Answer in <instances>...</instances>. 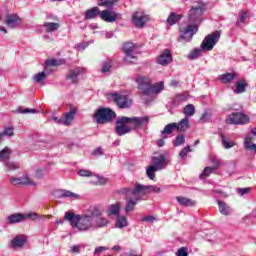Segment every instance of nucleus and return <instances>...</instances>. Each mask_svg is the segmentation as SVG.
<instances>
[{
	"mask_svg": "<svg viewBox=\"0 0 256 256\" xmlns=\"http://www.w3.org/2000/svg\"><path fill=\"white\" fill-rule=\"evenodd\" d=\"M203 13H205V4H200L196 7H192L188 13V23L187 27L184 28L182 34L180 35L178 41L181 43H189L193 39V35L199 31V25L203 21Z\"/></svg>",
	"mask_w": 256,
	"mask_h": 256,
	"instance_id": "f257e3e1",
	"label": "nucleus"
},
{
	"mask_svg": "<svg viewBox=\"0 0 256 256\" xmlns=\"http://www.w3.org/2000/svg\"><path fill=\"white\" fill-rule=\"evenodd\" d=\"M149 125V116L143 117H127L122 116L117 118L115 123V133L118 137H123L131 133V131H137V129H143Z\"/></svg>",
	"mask_w": 256,
	"mask_h": 256,
	"instance_id": "f03ea898",
	"label": "nucleus"
},
{
	"mask_svg": "<svg viewBox=\"0 0 256 256\" xmlns=\"http://www.w3.org/2000/svg\"><path fill=\"white\" fill-rule=\"evenodd\" d=\"M64 220L68 221L73 227V229H78V231H89L93 229V216L89 214H76L73 212H66L64 215Z\"/></svg>",
	"mask_w": 256,
	"mask_h": 256,
	"instance_id": "7ed1b4c3",
	"label": "nucleus"
},
{
	"mask_svg": "<svg viewBox=\"0 0 256 256\" xmlns=\"http://www.w3.org/2000/svg\"><path fill=\"white\" fill-rule=\"evenodd\" d=\"M219 39H221V32L219 31L208 34L201 43V49H194L189 54V59H199L202 51H213V47L219 43Z\"/></svg>",
	"mask_w": 256,
	"mask_h": 256,
	"instance_id": "20e7f679",
	"label": "nucleus"
},
{
	"mask_svg": "<svg viewBox=\"0 0 256 256\" xmlns=\"http://www.w3.org/2000/svg\"><path fill=\"white\" fill-rule=\"evenodd\" d=\"M119 195L126 197H137L138 195H149L151 193H161V189L156 185L136 184L134 188H122L118 190Z\"/></svg>",
	"mask_w": 256,
	"mask_h": 256,
	"instance_id": "39448f33",
	"label": "nucleus"
},
{
	"mask_svg": "<svg viewBox=\"0 0 256 256\" xmlns=\"http://www.w3.org/2000/svg\"><path fill=\"white\" fill-rule=\"evenodd\" d=\"M116 117L117 114L111 108L100 107L95 111L93 121L97 125H105V123H111Z\"/></svg>",
	"mask_w": 256,
	"mask_h": 256,
	"instance_id": "423d86ee",
	"label": "nucleus"
},
{
	"mask_svg": "<svg viewBox=\"0 0 256 256\" xmlns=\"http://www.w3.org/2000/svg\"><path fill=\"white\" fill-rule=\"evenodd\" d=\"M226 123L228 125H247L249 123V116L242 112H234L227 116Z\"/></svg>",
	"mask_w": 256,
	"mask_h": 256,
	"instance_id": "0eeeda50",
	"label": "nucleus"
},
{
	"mask_svg": "<svg viewBox=\"0 0 256 256\" xmlns=\"http://www.w3.org/2000/svg\"><path fill=\"white\" fill-rule=\"evenodd\" d=\"M136 83L138 85L139 91H141V94L149 97V91L151 90V78L147 76L140 75L136 78Z\"/></svg>",
	"mask_w": 256,
	"mask_h": 256,
	"instance_id": "6e6552de",
	"label": "nucleus"
},
{
	"mask_svg": "<svg viewBox=\"0 0 256 256\" xmlns=\"http://www.w3.org/2000/svg\"><path fill=\"white\" fill-rule=\"evenodd\" d=\"M111 98L114 100V103H116L117 107L119 109H129L131 105H133V100L129 98L127 95H121L118 93H113L111 95Z\"/></svg>",
	"mask_w": 256,
	"mask_h": 256,
	"instance_id": "1a4fd4ad",
	"label": "nucleus"
},
{
	"mask_svg": "<svg viewBox=\"0 0 256 256\" xmlns=\"http://www.w3.org/2000/svg\"><path fill=\"white\" fill-rule=\"evenodd\" d=\"M100 19L105 21V23H115V21H121L123 19V15L119 12L105 9L101 11Z\"/></svg>",
	"mask_w": 256,
	"mask_h": 256,
	"instance_id": "9d476101",
	"label": "nucleus"
},
{
	"mask_svg": "<svg viewBox=\"0 0 256 256\" xmlns=\"http://www.w3.org/2000/svg\"><path fill=\"white\" fill-rule=\"evenodd\" d=\"M137 46L134 43L126 42L123 46V51L125 53L124 62L125 63H135L137 57L135 56V50Z\"/></svg>",
	"mask_w": 256,
	"mask_h": 256,
	"instance_id": "9b49d317",
	"label": "nucleus"
},
{
	"mask_svg": "<svg viewBox=\"0 0 256 256\" xmlns=\"http://www.w3.org/2000/svg\"><path fill=\"white\" fill-rule=\"evenodd\" d=\"M149 21V15L143 11H136L132 14V22L138 29H143Z\"/></svg>",
	"mask_w": 256,
	"mask_h": 256,
	"instance_id": "f8f14e48",
	"label": "nucleus"
},
{
	"mask_svg": "<svg viewBox=\"0 0 256 256\" xmlns=\"http://www.w3.org/2000/svg\"><path fill=\"white\" fill-rule=\"evenodd\" d=\"M171 61H173V56L171 55V50L169 49H164L156 58V63L158 65H162V67H167Z\"/></svg>",
	"mask_w": 256,
	"mask_h": 256,
	"instance_id": "ddd939ff",
	"label": "nucleus"
},
{
	"mask_svg": "<svg viewBox=\"0 0 256 256\" xmlns=\"http://www.w3.org/2000/svg\"><path fill=\"white\" fill-rule=\"evenodd\" d=\"M83 73H85V68L76 67L69 71L66 75V80L69 81L71 85H76V83H79V75H83Z\"/></svg>",
	"mask_w": 256,
	"mask_h": 256,
	"instance_id": "4468645a",
	"label": "nucleus"
},
{
	"mask_svg": "<svg viewBox=\"0 0 256 256\" xmlns=\"http://www.w3.org/2000/svg\"><path fill=\"white\" fill-rule=\"evenodd\" d=\"M126 205L124 207V211L126 215H129V213L135 211V205L141 201V196H134V198H131V196H126Z\"/></svg>",
	"mask_w": 256,
	"mask_h": 256,
	"instance_id": "2eb2a0df",
	"label": "nucleus"
},
{
	"mask_svg": "<svg viewBox=\"0 0 256 256\" xmlns=\"http://www.w3.org/2000/svg\"><path fill=\"white\" fill-rule=\"evenodd\" d=\"M10 182L13 183L14 185H29L32 187H35L36 185V183L33 180H31V178H29L28 175H24L19 178L12 176L10 178Z\"/></svg>",
	"mask_w": 256,
	"mask_h": 256,
	"instance_id": "dca6fc26",
	"label": "nucleus"
},
{
	"mask_svg": "<svg viewBox=\"0 0 256 256\" xmlns=\"http://www.w3.org/2000/svg\"><path fill=\"white\" fill-rule=\"evenodd\" d=\"M152 167L156 169L157 171H162V169H165L167 167V158L165 155L161 154L158 157L152 158Z\"/></svg>",
	"mask_w": 256,
	"mask_h": 256,
	"instance_id": "f3484780",
	"label": "nucleus"
},
{
	"mask_svg": "<svg viewBox=\"0 0 256 256\" xmlns=\"http://www.w3.org/2000/svg\"><path fill=\"white\" fill-rule=\"evenodd\" d=\"M58 199H79V194H75L69 190L60 189L55 192Z\"/></svg>",
	"mask_w": 256,
	"mask_h": 256,
	"instance_id": "a211bd4d",
	"label": "nucleus"
},
{
	"mask_svg": "<svg viewBox=\"0 0 256 256\" xmlns=\"http://www.w3.org/2000/svg\"><path fill=\"white\" fill-rule=\"evenodd\" d=\"M20 21H21V18L17 14H8L6 16L4 23L10 29H15V27H17V25H19Z\"/></svg>",
	"mask_w": 256,
	"mask_h": 256,
	"instance_id": "6ab92c4d",
	"label": "nucleus"
},
{
	"mask_svg": "<svg viewBox=\"0 0 256 256\" xmlns=\"http://www.w3.org/2000/svg\"><path fill=\"white\" fill-rule=\"evenodd\" d=\"M121 213V203L117 202L107 206L108 217H119Z\"/></svg>",
	"mask_w": 256,
	"mask_h": 256,
	"instance_id": "aec40b11",
	"label": "nucleus"
},
{
	"mask_svg": "<svg viewBox=\"0 0 256 256\" xmlns=\"http://www.w3.org/2000/svg\"><path fill=\"white\" fill-rule=\"evenodd\" d=\"M27 243V237L25 235H17L11 240V246L14 249H18V247H24Z\"/></svg>",
	"mask_w": 256,
	"mask_h": 256,
	"instance_id": "412c9836",
	"label": "nucleus"
},
{
	"mask_svg": "<svg viewBox=\"0 0 256 256\" xmlns=\"http://www.w3.org/2000/svg\"><path fill=\"white\" fill-rule=\"evenodd\" d=\"M22 221H25V214L14 213L7 217V222L9 223V225H15L17 223H22Z\"/></svg>",
	"mask_w": 256,
	"mask_h": 256,
	"instance_id": "4be33fe9",
	"label": "nucleus"
},
{
	"mask_svg": "<svg viewBox=\"0 0 256 256\" xmlns=\"http://www.w3.org/2000/svg\"><path fill=\"white\" fill-rule=\"evenodd\" d=\"M75 115H77V110H75V109H72L69 112H66L64 114V117L62 118L63 125L65 127H69V125H71L73 119H75Z\"/></svg>",
	"mask_w": 256,
	"mask_h": 256,
	"instance_id": "5701e85b",
	"label": "nucleus"
},
{
	"mask_svg": "<svg viewBox=\"0 0 256 256\" xmlns=\"http://www.w3.org/2000/svg\"><path fill=\"white\" fill-rule=\"evenodd\" d=\"M93 225H94L93 229H101L109 225V220H107V218L103 216H100V217L94 218Z\"/></svg>",
	"mask_w": 256,
	"mask_h": 256,
	"instance_id": "b1692460",
	"label": "nucleus"
},
{
	"mask_svg": "<svg viewBox=\"0 0 256 256\" xmlns=\"http://www.w3.org/2000/svg\"><path fill=\"white\" fill-rule=\"evenodd\" d=\"M149 89V95H159V93L165 89V85L163 82H157L155 84H151Z\"/></svg>",
	"mask_w": 256,
	"mask_h": 256,
	"instance_id": "393cba45",
	"label": "nucleus"
},
{
	"mask_svg": "<svg viewBox=\"0 0 256 256\" xmlns=\"http://www.w3.org/2000/svg\"><path fill=\"white\" fill-rule=\"evenodd\" d=\"M191 127V124L189 123V118L185 117L182 120L179 121V123H176V130L180 131L181 133L187 131Z\"/></svg>",
	"mask_w": 256,
	"mask_h": 256,
	"instance_id": "a878e982",
	"label": "nucleus"
},
{
	"mask_svg": "<svg viewBox=\"0 0 256 256\" xmlns=\"http://www.w3.org/2000/svg\"><path fill=\"white\" fill-rule=\"evenodd\" d=\"M101 17V10L99 9V7H93L91 9L86 10L85 12V19L89 20V19H95V17Z\"/></svg>",
	"mask_w": 256,
	"mask_h": 256,
	"instance_id": "bb28decb",
	"label": "nucleus"
},
{
	"mask_svg": "<svg viewBox=\"0 0 256 256\" xmlns=\"http://www.w3.org/2000/svg\"><path fill=\"white\" fill-rule=\"evenodd\" d=\"M116 229H125V227H129V221L127 220L126 216H116Z\"/></svg>",
	"mask_w": 256,
	"mask_h": 256,
	"instance_id": "cd10ccee",
	"label": "nucleus"
},
{
	"mask_svg": "<svg viewBox=\"0 0 256 256\" xmlns=\"http://www.w3.org/2000/svg\"><path fill=\"white\" fill-rule=\"evenodd\" d=\"M175 129H177V123L167 124L161 131L162 139H167V135H171Z\"/></svg>",
	"mask_w": 256,
	"mask_h": 256,
	"instance_id": "c85d7f7f",
	"label": "nucleus"
},
{
	"mask_svg": "<svg viewBox=\"0 0 256 256\" xmlns=\"http://www.w3.org/2000/svg\"><path fill=\"white\" fill-rule=\"evenodd\" d=\"M217 203H218L219 212L221 213V215H225V216L231 215L232 210H231V207L227 205V203L221 200H218Z\"/></svg>",
	"mask_w": 256,
	"mask_h": 256,
	"instance_id": "c756f323",
	"label": "nucleus"
},
{
	"mask_svg": "<svg viewBox=\"0 0 256 256\" xmlns=\"http://www.w3.org/2000/svg\"><path fill=\"white\" fill-rule=\"evenodd\" d=\"M103 213H105V208H103V206H94L88 215L92 217V220L94 221L97 217H101Z\"/></svg>",
	"mask_w": 256,
	"mask_h": 256,
	"instance_id": "7c9ffc66",
	"label": "nucleus"
},
{
	"mask_svg": "<svg viewBox=\"0 0 256 256\" xmlns=\"http://www.w3.org/2000/svg\"><path fill=\"white\" fill-rule=\"evenodd\" d=\"M251 141H253V137H251V136L245 137L244 149H246V151H254V153H256V144Z\"/></svg>",
	"mask_w": 256,
	"mask_h": 256,
	"instance_id": "2f4dec72",
	"label": "nucleus"
},
{
	"mask_svg": "<svg viewBox=\"0 0 256 256\" xmlns=\"http://www.w3.org/2000/svg\"><path fill=\"white\" fill-rule=\"evenodd\" d=\"M43 27L46 33H55V31L59 29L60 25L57 22H45Z\"/></svg>",
	"mask_w": 256,
	"mask_h": 256,
	"instance_id": "473e14b6",
	"label": "nucleus"
},
{
	"mask_svg": "<svg viewBox=\"0 0 256 256\" xmlns=\"http://www.w3.org/2000/svg\"><path fill=\"white\" fill-rule=\"evenodd\" d=\"M176 201L182 207H193V205H195V201H193V200H191L189 198H186V197H182V196H177L176 197Z\"/></svg>",
	"mask_w": 256,
	"mask_h": 256,
	"instance_id": "72a5a7b5",
	"label": "nucleus"
},
{
	"mask_svg": "<svg viewBox=\"0 0 256 256\" xmlns=\"http://www.w3.org/2000/svg\"><path fill=\"white\" fill-rule=\"evenodd\" d=\"M180 19H183V15L177 14L175 12H171L170 15L168 16L166 22L168 23V25L173 26V25L177 24V22Z\"/></svg>",
	"mask_w": 256,
	"mask_h": 256,
	"instance_id": "f704fd0d",
	"label": "nucleus"
},
{
	"mask_svg": "<svg viewBox=\"0 0 256 256\" xmlns=\"http://www.w3.org/2000/svg\"><path fill=\"white\" fill-rule=\"evenodd\" d=\"M60 65H65V59H50L46 60L44 69H47V67H59Z\"/></svg>",
	"mask_w": 256,
	"mask_h": 256,
	"instance_id": "c9c22d12",
	"label": "nucleus"
},
{
	"mask_svg": "<svg viewBox=\"0 0 256 256\" xmlns=\"http://www.w3.org/2000/svg\"><path fill=\"white\" fill-rule=\"evenodd\" d=\"M237 77V73H225L219 76L220 81L224 83V85H227L233 81Z\"/></svg>",
	"mask_w": 256,
	"mask_h": 256,
	"instance_id": "e433bc0d",
	"label": "nucleus"
},
{
	"mask_svg": "<svg viewBox=\"0 0 256 256\" xmlns=\"http://www.w3.org/2000/svg\"><path fill=\"white\" fill-rule=\"evenodd\" d=\"M188 96L187 94H177L173 99H172V106L177 107V105H181V103H184V101H187Z\"/></svg>",
	"mask_w": 256,
	"mask_h": 256,
	"instance_id": "4c0bfd02",
	"label": "nucleus"
},
{
	"mask_svg": "<svg viewBox=\"0 0 256 256\" xmlns=\"http://www.w3.org/2000/svg\"><path fill=\"white\" fill-rule=\"evenodd\" d=\"M220 137L224 149H231V147H235V142L231 141L229 137L225 136V134H221Z\"/></svg>",
	"mask_w": 256,
	"mask_h": 256,
	"instance_id": "58836bf2",
	"label": "nucleus"
},
{
	"mask_svg": "<svg viewBox=\"0 0 256 256\" xmlns=\"http://www.w3.org/2000/svg\"><path fill=\"white\" fill-rule=\"evenodd\" d=\"M183 113L185 117H187V119H189V117H193L195 115V105L193 104L186 105L183 109Z\"/></svg>",
	"mask_w": 256,
	"mask_h": 256,
	"instance_id": "ea45409f",
	"label": "nucleus"
},
{
	"mask_svg": "<svg viewBox=\"0 0 256 256\" xmlns=\"http://www.w3.org/2000/svg\"><path fill=\"white\" fill-rule=\"evenodd\" d=\"M246 89H247V83H245V80H239L236 83V89L234 90V93L236 94L245 93Z\"/></svg>",
	"mask_w": 256,
	"mask_h": 256,
	"instance_id": "a19ab883",
	"label": "nucleus"
},
{
	"mask_svg": "<svg viewBox=\"0 0 256 256\" xmlns=\"http://www.w3.org/2000/svg\"><path fill=\"white\" fill-rule=\"evenodd\" d=\"M111 67H113V62L111 60H106L102 62V68L100 70L101 73H109L111 71Z\"/></svg>",
	"mask_w": 256,
	"mask_h": 256,
	"instance_id": "79ce46f5",
	"label": "nucleus"
},
{
	"mask_svg": "<svg viewBox=\"0 0 256 256\" xmlns=\"http://www.w3.org/2000/svg\"><path fill=\"white\" fill-rule=\"evenodd\" d=\"M9 157H11V150L9 147L0 151V161H8Z\"/></svg>",
	"mask_w": 256,
	"mask_h": 256,
	"instance_id": "37998d69",
	"label": "nucleus"
},
{
	"mask_svg": "<svg viewBox=\"0 0 256 256\" xmlns=\"http://www.w3.org/2000/svg\"><path fill=\"white\" fill-rule=\"evenodd\" d=\"M119 0H101L98 5L99 7H113Z\"/></svg>",
	"mask_w": 256,
	"mask_h": 256,
	"instance_id": "c03bdc74",
	"label": "nucleus"
},
{
	"mask_svg": "<svg viewBox=\"0 0 256 256\" xmlns=\"http://www.w3.org/2000/svg\"><path fill=\"white\" fill-rule=\"evenodd\" d=\"M185 143V135L179 134L176 136L173 145L174 147H181Z\"/></svg>",
	"mask_w": 256,
	"mask_h": 256,
	"instance_id": "a18cd8bd",
	"label": "nucleus"
},
{
	"mask_svg": "<svg viewBox=\"0 0 256 256\" xmlns=\"http://www.w3.org/2000/svg\"><path fill=\"white\" fill-rule=\"evenodd\" d=\"M45 79H47V74L45 72H39L33 77V80L36 83H42Z\"/></svg>",
	"mask_w": 256,
	"mask_h": 256,
	"instance_id": "49530a36",
	"label": "nucleus"
},
{
	"mask_svg": "<svg viewBox=\"0 0 256 256\" xmlns=\"http://www.w3.org/2000/svg\"><path fill=\"white\" fill-rule=\"evenodd\" d=\"M155 171H157V169H155L154 166H149L146 169V175L149 179H151V181H153L155 179Z\"/></svg>",
	"mask_w": 256,
	"mask_h": 256,
	"instance_id": "de8ad7c7",
	"label": "nucleus"
},
{
	"mask_svg": "<svg viewBox=\"0 0 256 256\" xmlns=\"http://www.w3.org/2000/svg\"><path fill=\"white\" fill-rule=\"evenodd\" d=\"M49 173V169L48 168H40L38 170H36V177L37 179H43V177H45V175H47Z\"/></svg>",
	"mask_w": 256,
	"mask_h": 256,
	"instance_id": "09e8293b",
	"label": "nucleus"
},
{
	"mask_svg": "<svg viewBox=\"0 0 256 256\" xmlns=\"http://www.w3.org/2000/svg\"><path fill=\"white\" fill-rule=\"evenodd\" d=\"M214 171L215 170L211 167H205L203 173L200 174V179H206V177H209Z\"/></svg>",
	"mask_w": 256,
	"mask_h": 256,
	"instance_id": "8fccbe9b",
	"label": "nucleus"
},
{
	"mask_svg": "<svg viewBox=\"0 0 256 256\" xmlns=\"http://www.w3.org/2000/svg\"><path fill=\"white\" fill-rule=\"evenodd\" d=\"M191 151H193V150L191 149V146H186V147H184V148L180 151L179 157H180L181 159H185V157H187V154H188V153H191Z\"/></svg>",
	"mask_w": 256,
	"mask_h": 256,
	"instance_id": "3c124183",
	"label": "nucleus"
},
{
	"mask_svg": "<svg viewBox=\"0 0 256 256\" xmlns=\"http://www.w3.org/2000/svg\"><path fill=\"white\" fill-rule=\"evenodd\" d=\"M0 135H2V139H3V137H5V135L7 137H13V135H15V133L13 132V128L8 127V128H5L3 132H0Z\"/></svg>",
	"mask_w": 256,
	"mask_h": 256,
	"instance_id": "603ef678",
	"label": "nucleus"
},
{
	"mask_svg": "<svg viewBox=\"0 0 256 256\" xmlns=\"http://www.w3.org/2000/svg\"><path fill=\"white\" fill-rule=\"evenodd\" d=\"M211 119V114L209 111H204L202 116L200 117V123H207Z\"/></svg>",
	"mask_w": 256,
	"mask_h": 256,
	"instance_id": "864d4df0",
	"label": "nucleus"
},
{
	"mask_svg": "<svg viewBox=\"0 0 256 256\" xmlns=\"http://www.w3.org/2000/svg\"><path fill=\"white\" fill-rule=\"evenodd\" d=\"M5 167L9 170V171H15L17 169H19V165H17L14 162H5Z\"/></svg>",
	"mask_w": 256,
	"mask_h": 256,
	"instance_id": "5fc2aeb1",
	"label": "nucleus"
},
{
	"mask_svg": "<svg viewBox=\"0 0 256 256\" xmlns=\"http://www.w3.org/2000/svg\"><path fill=\"white\" fill-rule=\"evenodd\" d=\"M78 175L80 177H92L93 176V172H91L89 170H85V169H80L78 171Z\"/></svg>",
	"mask_w": 256,
	"mask_h": 256,
	"instance_id": "6e6d98bb",
	"label": "nucleus"
},
{
	"mask_svg": "<svg viewBox=\"0 0 256 256\" xmlns=\"http://www.w3.org/2000/svg\"><path fill=\"white\" fill-rule=\"evenodd\" d=\"M17 113H22V114H27V113H37V110L36 109H29V108H18L16 110Z\"/></svg>",
	"mask_w": 256,
	"mask_h": 256,
	"instance_id": "4d7b16f0",
	"label": "nucleus"
},
{
	"mask_svg": "<svg viewBox=\"0 0 256 256\" xmlns=\"http://www.w3.org/2000/svg\"><path fill=\"white\" fill-rule=\"evenodd\" d=\"M37 213L35 212H30V213H27V214H24V221L25 219H31V221H35V219H37Z\"/></svg>",
	"mask_w": 256,
	"mask_h": 256,
	"instance_id": "13d9d810",
	"label": "nucleus"
},
{
	"mask_svg": "<svg viewBox=\"0 0 256 256\" xmlns=\"http://www.w3.org/2000/svg\"><path fill=\"white\" fill-rule=\"evenodd\" d=\"M251 191V188H238L237 193L240 195V197H243V195H247Z\"/></svg>",
	"mask_w": 256,
	"mask_h": 256,
	"instance_id": "bf43d9fd",
	"label": "nucleus"
},
{
	"mask_svg": "<svg viewBox=\"0 0 256 256\" xmlns=\"http://www.w3.org/2000/svg\"><path fill=\"white\" fill-rule=\"evenodd\" d=\"M176 256H189V252H187V248L182 247L178 249Z\"/></svg>",
	"mask_w": 256,
	"mask_h": 256,
	"instance_id": "052dcab7",
	"label": "nucleus"
},
{
	"mask_svg": "<svg viewBox=\"0 0 256 256\" xmlns=\"http://www.w3.org/2000/svg\"><path fill=\"white\" fill-rule=\"evenodd\" d=\"M98 181L95 182V185H106L107 183V178L103 177V176H96Z\"/></svg>",
	"mask_w": 256,
	"mask_h": 256,
	"instance_id": "680f3d73",
	"label": "nucleus"
},
{
	"mask_svg": "<svg viewBox=\"0 0 256 256\" xmlns=\"http://www.w3.org/2000/svg\"><path fill=\"white\" fill-rule=\"evenodd\" d=\"M141 221L143 223H153V221H155V217L154 216H151V215H148V216H144Z\"/></svg>",
	"mask_w": 256,
	"mask_h": 256,
	"instance_id": "e2e57ef3",
	"label": "nucleus"
},
{
	"mask_svg": "<svg viewBox=\"0 0 256 256\" xmlns=\"http://www.w3.org/2000/svg\"><path fill=\"white\" fill-rule=\"evenodd\" d=\"M87 47H89V43H87V42H82V43L77 44L78 51H85V49H87Z\"/></svg>",
	"mask_w": 256,
	"mask_h": 256,
	"instance_id": "0e129e2a",
	"label": "nucleus"
},
{
	"mask_svg": "<svg viewBox=\"0 0 256 256\" xmlns=\"http://www.w3.org/2000/svg\"><path fill=\"white\" fill-rule=\"evenodd\" d=\"M52 121H55L57 125H63V118H59L55 115L52 116Z\"/></svg>",
	"mask_w": 256,
	"mask_h": 256,
	"instance_id": "69168bd1",
	"label": "nucleus"
},
{
	"mask_svg": "<svg viewBox=\"0 0 256 256\" xmlns=\"http://www.w3.org/2000/svg\"><path fill=\"white\" fill-rule=\"evenodd\" d=\"M245 19H247V13L242 12V13L240 14L239 19H238V23H243V22L245 21Z\"/></svg>",
	"mask_w": 256,
	"mask_h": 256,
	"instance_id": "338daca9",
	"label": "nucleus"
},
{
	"mask_svg": "<svg viewBox=\"0 0 256 256\" xmlns=\"http://www.w3.org/2000/svg\"><path fill=\"white\" fill-rule=\"evenodd\" d=\"M92 154H93V155H98V156L103 155V148L98 147L96 150L93 151Z\"/></svg>",
	"mask_w": 256,
	"mask_h": 256,
	"instance_id": "774afa93",
	"label": "nucleus"
}]
</instances>
